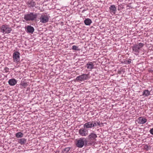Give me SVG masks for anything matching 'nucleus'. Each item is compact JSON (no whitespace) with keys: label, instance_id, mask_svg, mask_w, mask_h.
Wrapping results in <instances>:
<instances>
[{"label":"nucleus","instance_id":"nucleus-31","mask_svg":"<svg viewBox=\"0 0 153 153\" xmlns=\"http://www.w3.org/2000/svg\"><path fill=\"white\" fill-rule=\"evenodd\" d=\"M96 123H97V125L100 126V121H96Z\"/></svg>","mask_w":153,"mask_h":153},{"label":"nucleus","instance_id":"nucleus-20","mask_svg":"<svg viewBox=\"0 0 153 153\" xmlns=\"http://www.w3.org/2000/svg\"><path fill=\"white\" fill-rule=\"evenodd\" d=\"M18 142L20 143H25L26 142V139L24 138L18 139Z\"/></svg>","mask_w":153,"mask_h":153},{"label":"nucleus","instance_id":"nucleus-4","mask_svg":"<svg viewBox=\"0 0 153 153\" xmlns=\"http://www.w3.org/2000/svg\"><path fill=\"white\" fill-rule=\"evenodd\" d=\"M90 78V76L89 74H83L77 76L75 80L78 82H81L88 79Z\"/></svg>","mask_w":153,"mask_h":153},{"label":"nucleus","instance_id":"nucleus-7","mask_svg":"<svg viewBox=\"0 0 153 153\" xmlns=\"http://www.w3.org/2000/svg\"><path fill=\"white\" fill-rule=\"evenodd\" d=\"M20 53L18 51H15L13 54V58L14 62L18 63L20 61Z\"/></svg>","mask_w":153,"mask_h":153},{"label":"nucleus","instance_id":"nucleus-34","mask_svg":"<svg viewBox=\"0 0 153 153\" xmlns=\"http://www.w3.org/2000/svg\"><path fill=\"white\" fill-rule=\"evenodd\" d=\"M4 146H4V145L3 146V147H4Z\"/></svg>","mask_w":153,"mask_h":153},{"label":"nucleus","instance_id":"nucleus-23","mask_svg":"<svg viewBox=\"0 0 153 153\" xmlns=\"http://www.w3.org/2000/svg\"><path fill=\"white\" fill-rule=\"evenodd\" d=\"M92 128L93 127H96L97 126V123H96V121H92Z\"/></svg>","mask_w":153,"mask_h":153},{"label":"nucleus","instance_id":"nucleus-29","mask_svg":"<svg viewBox=\"0 0 153 153\" xmlns=\"http://www.w3.org/2000/svg\"><path fill=\"white\" fill-rule=\"evenodd\" d=\"M131 59H128L127 61H126V62H127L126 63L127 64H129L131 63Z\"/></svg>","mask_w":153,"mask_h":153},{"label":"nucleus","instance_id":"nucleus-11","mask_svg":"<svg viewBox=\"0 0 153 153\" xmlns=\"http://www.w3.org/2000/svg\"><path fill=\"white\" fill-rule=\"evenodd\" d=\"M27 4L29 7H33L35 6L36 3V2L33 1V0H29L27 3Z\"/></svg>","mask_w":153,"mask_h":153},{"label":"nucleus","instance_id":"nucleus-18","mask_svg":"<svg viewBox=\"0 0 153 153\" xmlns=\"http://www.w3.org/2000/svg\"><path fill=\"white\" fill-rule=\"evenodd\" d=\"M150 95H151L150 92L148 90H144L142 94V95L144 97H147Z\"/></svg>","mask_w":153,"mask_h":153},{"label":"nucleus","instance_id":"nucleus-2","mask_svg":"<svg viewBox=\"0 0 153 153\" xmlns=\"http://www.w3.org/2000/svg\"><path fill=\"white\" fill-rule=\"evenodd\" d=\"M144 45V44L142 43L134 44L132 47V49L134 54L136 55H139L140 49Z\"/></svg>","mask_w":153,"mask_h":153},{"label":"nucleus","instance_id":"nucleus-16","mask_svg":"<svg viewBox=\"0 0 153 153\" xmlns=\"http://www.w3.org/2000/svg\"><path fill=\"white\" fill-rule=\"evenodd\" d=\"M111 12L115 14L117 8L114 5H112L109 8Z\"/></svg>","mask_w":153,"mask_h":153},{"label":"nucleus","instance_id":"nucleus-14","mask_svg":"<svg viewBox=\"0 0 153 153\" xmlns=\"http://www.w3.org/2000/svg\"><path fill=\"white\" fill-rule=\"evenodd\" d=\"M138 123L141 124H143L145 123L147 121V119L145 118H143V117H140L138 118Z\"/></svg>","mask_w":153,"mask_h":153},{"label":"nucleus","instance_id":"nucleus-28","mask_svg":"<svg viewBox=\"0 0 153 153\" xmlns=\"http://www.w3.org/2000/svg\"><path fill=\"white\" fill-rule=\"evenodd\" d=\"M84 144H76L77 147L79 148H82Z\"/></svg>","mask_w":153,"mask_h":153},{"label":"nucleus","instance_id":"nucleus-9","mask_svg":"<svg viewBox=\"0 0 153 153\" xmlns=\"http://www.w3.org/2000/svg\"><path fill=\"white\" fill-rule=\"evenodd\" d=\"M25 28L26 31L28 33L32 34L34 31V27L30 25H27Z\"/></svg>","mask_w":153,"mask_h":153},{"label":"nucleus","instance_id":"nucleus-17","mask_svg":"<svg viewBox=\"0 0 153 153\" xmlns=\"http://www.w3.org/2000/svg\"><path fill=\"white\" fill-rule=\"evenodd\" d=\"M84 22L85 25H90L92 23V21L90 19L88 18L85 19Z\"/></svg>","mask_w":153,"mask_h":153},{"label":"nucleus","instance_id":"nucleus-33","mask_svg":"<svg viewBox=\"0 0 153 153\" xmlns=\"http://www.w3.org/2000/svg\"><path fill=\"white\" fill-rule=\"evenodd\" d=\"M85 144L86 145H85V146H87V144Z\"/></svg>","mask_w":153,"mask_h":153},{"label":"nucleus","instance_id":"nucleus-8","mask_svg":"<svg viewBox=\"0 0 153 153\" xmlns=\"http://www.w3.org/2000/svg\"><path fill=\"white\" fill-rule=\"evenodd\" d=\"M40 22L42 23H46L49 21V17L47 14L42 15L39 18Z\"/></svg>","mask_w":153,"mask_h":153},{"label":"nucleus","instance_id":"nucleus-24","mask_svg":"<svg viewBox=\"0 0 153 153\" xmlns=\"http://www.w3.org/2000/svg\"><path fill=\"white\" fill-rule=\"evenodd\" d=\"M123 8L124 7L123 5H122L121 4H120L118 5V10H122Z\"/></svg>","mask_w":153,"mask_h":153},{"label":"nucleus","instance_id":"nucleus-27","mask_svg":"<svg viewBox=\"0 0 153 153\" xmlns=\"http://www.w3.org/2000/svg\"><path fill=\"white\" fill-rule=\"evenodd\" d=\"M9 69L8 68L6 67L4 68V70L5 71V73H7L9 72Z\"/></svg>","mask_w":153,"mask_h":153},{"label":"nucleus","instance_id":"nucleus-25","mask_svg":"<svg viewBox=\"0 0 153 153\" xmlns=\"http://www.w3.org/2000/svg\"><path fill=\"white\" fill-rule=\"evenodd\" d=\"M72 49L73 50H76V51L79 50V49H78V47L75 45H73L72 46Z\"/></svg>","mask_w":153,"mask_h":153},{"label":"nucleus","instance_id":"nucleus-26","mask_svg":"<svg viewBox=\"0 0 153 153\" xmlns=\"http://www.w3.org/2000/svg\"><path fill=\"white\" fill-rule=\"evenodd\" d=\"M71 148V147L66 148L64 149V151L65 152V153H67L69 151Z\"/></svg>","mask_w":153,"mask_h":153},{"label":"nucleus","instance_id":"nucleus-21","mask_svg":"<svg viewBox=\"0 0 153 153\" xmlns=\"http://www.w3.org/2000/svg\"><path fill=\"white\" fill-rule=\"evenodd\" d=\"M20 85L24 88H25L28 85V84L27 82H22L20 84Z\"/></svg>","mask_w":153,"mask_h":153},{"label":"nucleus","instance_id":"nucleus-3","mask_svg":"<svg viewBox=\"0 0 153 153\" xmlns=\"http://www.w3.org/2000/svg\"><path fill=\"white\" fill-rule=\"evenodd\" d=\"M97 137V134L94 133L93 132L91 133L86 138L87 142L88 143H93L94 141L96 140V138Z\"/></svg>","mask_w":153,"mask_h":153},{"label":"nucleus","instance_id":"nucleus-6","mask_svg":"<svg viewBox=\"0 0 153 153\" xmlns=\"http://www.w3.org/2000/svg\"><path fill=\"white\" fill-rule=\"evenodd\" d=\"M79 134L82 136H86L88 134V130L85 127L80 129L78 131Z\"/></svg>","mask_w":153,"mask_h":153},{"label":"nucleus","instance_id":"nucleus-15","mask_svg":"<svg viewBox=\"0 0 153 153\" xmlns=\"http://www.w3.org/2000/svg\"><path fill=\"white\" fill-rule=\"evenodd\" d=\"M94 66L92 62H89L87 64L85 67L88 69H92L93 68Z\"/></svg>","mask_w":153,"mask_h":153},{"label":"nucleus","instance_id":"nucleus-30","mask_svg":"<svg viewBox=\"0 0 153 153\" xmlns=\"http://www.w3.org/2000/svg\"><path fill=\"white\" fill-rule=\"evenodd\" d=\"M149 132L151 134L153 135V128L150 129L149 131Z\"/></svg>","mask_w":153,"mask_h":153},{"label":"nucleus","instance_id":"nucleus-10","mask_svg":"<svg viewBox=\"0 0 153 153\" xmlns=\"http://www.w3.org/2000/svg\"><path fill=\"white\" fill-rule=\"evenodd\" d=\"M92 124L91 121L87 122L83 125V127L88 130L89 128H92Z\"/></svg>","mask_w":153,"mask_h":153},{"label":"nucleus","instance_id":"nucleus-1","mask_svg":"<svg viewBox=\"0 0 153 153\" xmlns=\"http://www.w3.org/2000/svg\"><path fill=\"white\" fill-rule=\"evenodd\" d=\"M38 14L33 12H30L25 14L24 19L26 21H36L38 16Z\"/></svg>","mask_w":153,"mask_h":153},{"label":"nucleus","instance_id":"nucleus-19","mask_svg":"<svg viewBox=\"0 0 153 153\" xmlns=\"http://www.w3.org/2000/svg\"><path fill=\"white\" fill-rule=\"evenodd\" d=\"M24 134L21 132H19L15 134V136L17 138H20L23 137Z\"/></svg>","mask_w":153,"mask_h":153},{"label":"nucleus","instance_id":"nucleus-12","mask_svg":"<svg viewBox=\"0 0 153 153\" xmlns=\"http://www.w3.org/2000/svg\"><path fill=\"white\" fill-rule=\"evenodd\" d=\"M8 83L10 85L13 86L17 83V81L15 79H11L9 80Z\"/></svg>","mask_w":153,"mask_h":153},{"label":"nucleus","instance_id":"nucleus-5","mask_svg":"<svg viewBox=\"0 0 153 153\" xmlns=\"http://www.w3.org/2000/svg\"><path fill=\"white\" fill-rule=\"evenodd\" d=\"M0 30L1 32L3 33L5 32L4 34L10 33L12 30L11 28L7 25H2L0 27Z\"/></svg>","mask_w":153,"mask_h":153},{"label":"nucleus","instance_id":"nucleus-13","mask_svg":"<svg viewBox=\"0 0 153 153\" xmlns=\"http://www.w3.org/2000/svg\"><path fill=\"white\" fill-rule=\"evenodd\" d=\"M84 142L85 143H88L86 138H80L77 140L76 143H84Z\"/></svg>","mask_w":153,"mask_h":153},{"label":"nucleus","instance_id":"nucleus-22","mask_svg":"<svg viewBox=\"0 0 153 153\" xmlns=\"http://www.w3.org/2000/svg\"><path fill=\"white\" fill-rule=\"evenodd\" d=\"M144 148L146 150H148L151 149V147L150 146H148L146 144L144 146Z\"/></svg>","mask_w":153,"mask_h":153},{"label":"nucleus","instance_id":"nucleus-32","mask_svg":"<svg viewBox=\"0 0 153 153\" xmlns=\"http://www.w3.org/2000/svg\"><path fill=\"white\" fill-rule=\"evenodd\" d=\"M85 10H83V11H85Z\"/></svg>","mask_w":153,"mask_h":153}]
</instances>
